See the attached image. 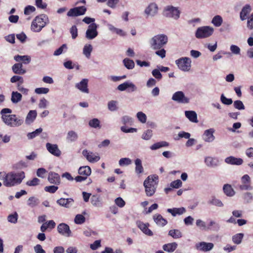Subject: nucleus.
<instances>
[{
    "label": "nucleus",
    "instance_id": "f257e3e1",
    "mask_svg": "<svg viewBox=\"0 0 253 253\" xmlns=\"http://www.w3.org/2000/svg\"><path fill=\"white\" fill-rule=\"evenodd\" d=\"M0 175L2 176L0 179L3 181V185L8 187H14L21 183L25 175L23 171H11L8 173L0 172Z\"/></svg>",
    "mask_w": 253,
    "mask_h": 253
},
{
    "label": "nucleus",
    "instance_id": "f03ea898",
    "mask_svg": "<svg viewBox=\"0 0 253 253\" xmlns=\"http://www.w3.org/2000/svg\"><path fill=\"white\" fill-rule=\"evenodd\" d=\"M12 113V110L9 108H3L0 111L1 119L3 122L7 126L14 127L22 125L23 120L20 117H17L16 115L9 114Z\"/></svg>",
    "mask_w": 253,
    "mask_h": 253
},
{
    "label": "nucleus",
    "instance_id": "7ed1b4c3",
    "mask_svg": "<svg viewBox=\"0 0 253 253\" xmlns=\"http://www.w3.org/2000/svg\"><path fill=\"white\" fill-rule=\"evenodd\" d=\"M159 177L156 174L149 175L144 181L143 186L146 196L151 197L154 195L159 183Z\"/></svg>",
    "mask_w": 253,
    "mask_h": 253
},
{
    "label": "nucleus",
    "instance_id": "20e7f679",
    "mask_svg": "<svg viewBox=\"0 0 253 253\" xmlns=\"http://www.w3.org/2000/svg\"><path fill=\"white\" fill-rule=\"evenodd\" d=\"M48 22V18L45 14L37 16L32 22L31 30L34 32H40Z\"/></svg>",
    "mask_w": 253,
    "mask_h": 253
},
{
    "label": "nucleus",
    "instance_id": "39448f33",
    "mask_svg": "<svg viewBox=\"0 0 253 253\" xmlns=\"http://www.w3.org/2000/svg\"><path fill=\"white\" fill-rule=\"evenodd\" d=\"M168 41V37L164 34L157 35L149 40L151 48L154 50L161 49L167 44Z\"/></svg>",
    "mask_w": 253,
    "mask_h": 253
},
{
    "label": "nucleus",
    "instance_id": "423d86ee",
    "mask_svg": "<svg viewBox=\"0 0 253 253\" xmlns=\"http://www.w3.org/2000/svg\"><path fill=\"white\" fill-rule=\"evenodd\" d=\"M214 29L210 26L199 27L195 33V37L197 39H204L210 37L213 33Z\"/></svg>",
    "mask_w": 253,
    "mask_h": 253
},
{
    "label": "nucleus",
    "instance_id": "0eeeda50",
    "mask_svg": "<svg viewBox=\"0 0 253 253\" xmlns=\"http://www.w3.org/2000/svg\"><path fill=\"white\" fill-rule=\"evenodd\" d=\"M175 63L178 68L184 72L189 71L191 67V60L190 58L181 57L175 61Z\"/></svg>",
    "mask_w": 253,
    "mask_h": 253
},
{
    "label": "nucleus",
    "instance_id": "6e6552de",
    "mask_svg": "<svg viewBox=\"0 0 253 253\" xmlns=\"http://www.w3.org/2000/svg\"><path fill=\"white\" fill-rule=\"evenodd\" d=\"M165 14L168 17L177 20L180 16V11L172 6H168L165 9Z\"/></svg>",
    "mask_w": 253,
    "mask_h": 253
},
{
    "label": "nucleus",
    "instance_id": "1a4fd4ad",
    "mask_svg": "<svg viewBox=\"0 0 253 253\" xmlns=\"http://www.w3.org/2000/svg\"><path fill=\"white\" fill-rule=\"evenodd\" d=\"M117 89L121 91L127 89L128 92H132L137 90V87L132 82L126 81L119 84L117 86Z\"/></svg>",
    "mask_w": 253,
    "mask_h": 253
},
{
    "label": "nucleus",
    "instance_id": "9d476101",
    "mask_svg": "<svg viewBox=\"0 0 253 253\" xmlns=\"http://www.w3.org/2000/svg\"><path fill=\"white\" fill-rule=\"evenodd\" d=\"M97 28L98 25L94 23L90 24L85 33L86 38L88 40H92L96 37L98 35Z\"/></svg>",
    "mask_w": 253,
    "mask_h": 253
},
{
    "label": "nucleus",
    "instance_id": "9b49d317",
    "mask_svg": "<svg viewBox=\"0 0 253 253\" xmlns=\"http://www.w3.org/2000/svg\"><path fill=\"white\" fill-rule=\"evenodd\" d=\"M242 184L239 186L241 190H252L253 187L251 185V180L248 174H245L241 177Z\"/></svg>",
    "mask_w": 253,
    "mask_h": 253
},
{
    "label": "nucleus",
    "instance_id": "f8f14e48",
    "mask_svg": "<svg viewBox=\"0 0 253 253\" xmlns=\"http://www.w3.org/2000/svg\"><path fill=\"white\" fill-rule=\"evenodd\" d=\"M171 99L179 103L187 104L189 102V99L181 91L175 92L173 94Z\"/></svg>",
    "mask_w": 253,
    "mask_h": 253
},
{
    "label": "nucleus",
    "instance_id": "ddd939ff",
    "mask_svg": "<svg viewBox=\"0 0 253 253\" xmlns=\"http://www.w3.org/2000/svg\"><path fill=\"white\" fill-rule=\"evenodd\" d=\"M86 8L84 6L76 7L70 9L67 12V16L69 17H76L84 14Z\"/></svg>",
    "mask_w": 253,
    "mask_h": 253
},
{
    "label": "nucleus",
    "instance_id": "4468645a",
    "mask_svg": "<svg viewBox=\"0 0 253 253\" xmlns=\"http://www.w3.org/2000/svg\"><path fill=\"white\" fill-rule=\"evenodd\" d=\"M58 233L62 236L65 237H70L72 236V232L69 225L64 223H60L57 228Z\"/></svg>",
    "mask_w": 253,
    "mask_h": 253
},
{
    "label": "nucleus",
    "instance_id": "2eb2a0df",
    "mask_svg": "<svg viewBox=\"0 0 253 253\" xmlns=\"http://www.w3.org/2000/svg\"><path fill=\"white\" fill-rule=\"evenodd\" d=\"M196 249L199 251L206 252L211 250L214 245L212 243H207L205 242H201L196 245Z\"/></svg>",
    "mask_w": 253,
    "mask_h": 253
},
{
    "label": "nucleus",
    "instance_id": "dca6fc26",
    "mask_svg": "<svg viewBox=\"0 0 253 253\" xmlns=\"http://www.w3.org/2000/svg\"><path fill=\"white\" fill-rule=\"evenodd\" d=\"M158 7L155 3H150L145 9V13L148 17H153L158 13Z\"/></svg>",
    "mask_w": 253,
    "mask_h": 253
},
{
    "label": "nucleus",
    "instance_id": "f3484780",
    "mask_svg": "<svg viewBox=\"0 0 253 253\" xmlns=\"http://www.w3.org/2000/svg\"><path fill=\"white\" fill-rule=\"evenodd\" d=\"M46 148L50 153L56 157H59L61 154V152L58 148L57 144L47 143L46 144Z\"/></svg>",
    "mask_w": 253,
    "mask_h": 253
},
{
    "label": "nucleus",
    "instance_id": "a211bd4d",
    "mask_svg": "<svg viewBox=\"0 0 253 253\" xmlns=\"http://www.w3.org/2000/svg\"><path fill=\"white\" fill-rule=\"evenodd\" d=\"M82 154L87 161L91 163L96 162L100 160V157L98 156L95 155L92 152L88 151L86 149L83 151Z\"/></svg>",
    "mask_w": 253,
    "mask_h": 253
},
{
    "label": "nucleus",
    "instance_id": "6ab92c4d",
    "mask_svg": "<svg viewBox=\"0 0 253 253\" xmlns=\"http://www.w3.org/2000/svg\"><path fill=\"white\" fill-rule=\"evenodd\" d=\"M214 129L213 128H210L206 130L202 136L203 139L207 142H211L214 139L215 137L213 135Z\"/></svg>",
    "mask_w": 253,
    "mask_h": 253
},
{
    "label": "nucleus",
    "instance_id": "aec40b11",
    "mask_svg": "<svg viewBox=\"0 0 253 253\" xmlns=\"http://www.w3.org/2000/svg\"><path fill=\"white\" fill-rule=\"evenodd\" d=\"M88 82V79H84L80 83H77L75 87L82 92L88 93L89 90L87 88Z\"/></svg>",
    "mask_w": 253,
    "mask_h": 253
},
{
    "label": "nucleus",
    "instance_id": "412c9836",
    "mask_svg": "<svg viewBox=\"0 0 253 253\" xmlns=\"http://www.w3.org/2000/svg\"><path fill=\"white\" fill-rule=\"evenodd\" d=\"M137 227L144 233L145 235L151 236L153 235L152 231L148 228L149 226V223H144L141 221H137Z\"/></svg>",
    "mask_w": 253,
    "mask_h": 253
},
{
    "label": "nucleus",
    "instance_id": "4be33fe9",
    "mask_svg": "<svg viewBox=\"0 0 253 253\" xmlns=\"http://www.w3.org/2000/svg\"><path fill=\"white\" fill-rule=\"evenodd\" d=\"M48 180L51 183L55 185H59L61 182V179L59 175L54 172L50 171L48 173Z\"/></svg>",
    "mask_w": 253,
    "mask_h": 253
},
{
    "label": "nucleus",
    "instance_id": "5701e85b",
    "mask_svg": "<svg viewBox=\"0 0 253 253\" xmlns=\"http://www.w3.org/2000/svg\"><path fill=\"white\" fill-rule=\"evenodd\" d=\"M74 203V200L72 198H60L57 201V203L60 206L69 208L71 207Z\"/></svg>",
    "mask_w": 253,
    "mask_h": 253
},
{
    "label": "nucleus",
    "instance_id": "b1692460",
    "mask_svg": "<svg viewBox=\"0 0 253 253\" xmlns=\"http://www.w3.org/2000/svg\"><path fill=\"white\" fill-rule=\"evenodd\" d=\"M225 162L228 164L239 166L243 164V160L241 158L230 156L225 159Z\"/></svg>",
    "mask_w": 253,
    "mask_h": 253
},
{
    "label": "nucleus",
    "instance_id": "393cba45",
    "mask_svg": "<svg viewBox=\"0 0 253 253\" xmlns=\"http://www.w3.org/2000/svg\"><path fill=\"white\" fill-rule=\"evenodd\" d=\"M252 8L249 4L245 5L242 9L240 13V18L242 21H244L247 18V15L251 12Z\"/></svg>",
    "mask_w": 253,
    "mask_h": 253
},
{
    "label": "nucleus",
    "instance_id": "a878e982",
    "mask_svg": "<svg viewBox=\"0 0 253 253\" xmlns=\"http://www.w3.org/2000/svg\"><path fill=\"white\" fill-rule=\"evenodd\" d=\"M90 202L94 207L100 208L102 206V201L100 195H93L91 197Z\"/></svg>",
    "mask_w": 253,
    "mask_h": 253
},
{
    "label": "nucleus",
    "instance_id": "bb28decb",
    "mask_svg": "<svg viewBox=\"0 0 253 253\" xmlns=\"http://www.w3.org/2000/svg\"><path fill=\"white\" fill-rule=\"evenodd\" d=\"M205 163L208 167L214 168L218 166V161L212 157H206L205 158Z\"/></svg>",
    "mask_w": 253,
    "mask_h": 253
},
{
    "label": "nucleus",
    "instance_id": "cd10ccee",
    "mask_svg": "<svg viewBox=\"0 0 253 253\" xmlns=\"http://www.w3.org/2000/svg\"><path fill=\"white\" fill-rule=\"evenodd\" d=\"M167 212L171 214L173 216H175L177 215H181L186 212V209L183 208H174L172 209H168Z\"/></svg>",
    "mask_w": 253,
    "mask_h": 253
},
{
    "label": "nucleus",
    "instance_id": "c85d7f7f",
    "mask_svg": "<svg viewBox=\"0 0 253 253\" xmlns=\"http://www.w3.org/2000/svg\"><path fill=\"white\" fill-rule=\"evenodd\" d=\"M153 219L155 223L159 226H164L167 223L166 219L164 218L160 214H155L153 215Z\"/></svg>",
    "mask_w": 253,
    "mask_h": 253
},
{
    "label": "nucleus",
    "instance_id": "c756f323",
    "mask_svg": "<svg viewBox=\"0 0 253 253\" xmlns=\"http://www.w3.org/2000/svg\"><path fill=\"white\" fill-rule=\"evenodd\" d=\"M185 115L190 121L193 123H198L197 115L196 113L194 111H186Z\"/></svg>",
    "mask_w": 253,
    "mask_h": 253
},
{
    "label": "nucleus",
    "instance_id": "7c9ffc66",
    "mask_svg": "<svg viewBox=\"0 0 253 253\" xmlns=\"http://www.w3.org/2000/svg\"><path fill=\"white\" fill-rule=\"evenodd\" d=\"M91 169L89 166L81 167L78 170L79 174L86 178L91 174Z\"/></svg>",
    "mask_w": 253,
    "mask_h": 253
},
{
    "label": "nucleus",
    "instance_id": "2f4dec72",
    "mask_svg": "<svg viewBox=\"0 0 253 253\" xmlns=\"http://www.w3.org/2000/svg\"><path fill=\"white\" fill-rule=\"evenodd\" d=\"M22 63H16L12 66L13 72L16 74L23 75L26 73V70L22 68Z\"/></svg>",
    "mask_w": 253,
    "mask_h": 253
},
{
    "label": "nucleus",
    "instance_id": "473e14b6",
    "mask_svg": "<svg viewBox=\"0 0 253 253\" xmlns=\"http://www.w3.org/2000/svg\"><path fill=\"white\" fill-rule=\"evenodd\" d=\"M78 135L77 132L73 130H70L68 132L66 136V140L69 142H73L77 140Z\"/></svg>",
    "mask_w": 253,
    "mask_h": 253
},
{
    "label": "nucleus",
    "instance_id": "72a5a7b5",
    "mask_svg": "<svg viewBox=\"0 0 253 253\" xmlns=\"http://www.w3.org/2000/svg\"><path fill=\"white\" fill-rule=\"evenodd\" d=\"M22 96L17 91H12L11 93V101L13 104H17L22 100Z\"/></svg>",
    "mask_w": 253,
    "mask_h": 253
},
{
    "label": "nucleus",
    "instance_id": "f704fd0d",
    "mask_svg": "<svg viewBox=\"0 0 253 253\" xmlns=\"http://www.w3.org/2000/svg\"><path fill=\"white\" fill-rule=\"evenodd\" d=\"M135 171L137 174L142 173L144 171V169L142 165V161L140 159H136L135 160Z\"/></svg>",
    "mask_w": 253,
    "mask_h": 253
},
{
    "label": "nucleus",
    "instance_id": "c9c22d12",
    "mask_svg": "<svg viewBox=\"0 0 253 253\" xmlns=\"http://www.w3.org/2000/svg\"><path fill=\"white\" fill-rule=\"evenodd\" d=\"M37 116V112L35 110H31L28 113L25 120L27 124H30L35 120Z\"/></svg>",
    "mask_w": 253,
    "mask_h": 253
},
{
    "label": "nucleus",
    "instance_id": "e433bc0d",
    "mask_svg": "<svg viewBox=\"0 0 253 253\" xmlns=\"http://www.w3.org/2000/svg\"><path fill=\"white\" fill-rule=\"evenodd\" d=\"M14 59L17 62L22 61L25 64L29 63L31 61V57L28 55H16L14 56Z\"/></svg>",
    "mask_w": 253,
    "mask_h": 253
},
{
    "label": "nucleus",
    "instance_id": "4c0bfd02",
    "mask_svg": "<svg viewBox=\"0 0 253 253\" xmlns=\"http://www.w3.org/2000/svg\"><path fill=\"white\" fill-rule=\"evenodd\" d=\"M177 247V244L175 243H171L165 244L163 246V250L168 253H172L174 252Z\"/></svg>",
    "mask_w": 253,
    "mask_h": 253
},
{
    "label": "nucleus",
    "instance_id": "58836bf2",
    "mask_svg": "<svg viewBox=\"0 0 253 253\" xmlns=\"http://www.w3.org/2000/svg\"><path fill=\"white\" fill-rule=\"evenodd\" d=\"M169 145V143L168 142L162 141L153 144L150 146V148L152 150H156L162 147H168Z\"/></svg>",
    "mask_w": 253,
    "mask_h": 253
},
{
    "label": "nucleus",
    "instance_id": "ea45409f",
    "mask_svg": "<svg viewBox=\"0 0 253 253\" xmlns=\"http://www.w3.org/2000/svg\"><path fill=\"white\" fill-rule=\"evenodd\" d=\"M92 46L90 44H86L83 48V54L88 59H89L91 55V53L92 51Z\"/></svg>",
    "mask_w": 253,
    "mask_h": 253
},
{
    "label": "nucleus",
    "instance_id": "a19ab883",
    "mask_svg": "<svg viewBox=\"0 0 253 253\" xmlns=\"http://www.w3.org/2000/svg\"><path fill=\"white\" fill-rule=\"evenodd\" d=\"M223 23V19L220 15L214 16L211 20V23L215 27H220Z\"/></svg>",
    "mask_w": 253,
    "mask_h": 253
},
{
    "label": "nucleus",
    "instance_id": "79ce46f5",
    "mask_svg": "<svg viewBox=\"0 0 253 253\" xmlns=\"http://www.w3.org/2000/svg\"><path fill=\"white\" fill-rule=\"evenodd\" d=\"M223 190L225 194L228 196H233L235 195V191L229 184H225L223 186Z\"/></svg>",
    "mask_w": 253,
    "mask_h": 253
},
{
    "label": "nucleus",
    "instance_id": "37998d69",
    "mask_svg": "<svg viewBox=\"0 0 253 253\" xmlns=\"http://www.w3.org/2000/svg\"><path fill=\"white\" fill-rule=\"evenodd\" d=\"M39 203V200L35 197H30L27 200V205L31 208L36 207Z\"/></svg>",
    "mask_w": 253,
    "mask_h": 253
},
{
    "label": "nucleus",
    "instance_id": "c03bdc74",
    "mask_svg": "<svg viewBox=\"0 0 253 253\" xmlns=\"http://www.w3.org/2000/svg\"><path fill=\"white\" fill-rule=\"evenodd\" d=\"M88 125L93 128H100L101 126H100V121L97 119V118H94L92 120H90L88 122Z\"/></svg>",
    "mask_w": 253,
    "mask_h": 253
},
{
    "label": "nucleus",
    "instance_id": "a18cd8bd",
    "mask_svg": "<svg viewBox=\"0 0 253 253\" xmlns=\"http://www.w3.org/2000/svg\"><path fill=\"white\" fill-rule=\"evenodd\" d=\"M169 235L174 239H178L182 237V233L179 230L172 229L169 231Z\"/></svg>",
    "mask_w": 253,
    "mask_h": 253
},
{
    "label": "nucleus",
    "instance_id": "49530a36",
    "mask_svg": "<svg viewBox=\"0 0 253 253\" xmlns=\"http://www.w3.org/2000/svg\"><path fill=\"white\" fill-rule=\"evenodd\" d=\"M125 66L128 69H132L134 67V62L129 58H125L123 60Z\"/></svg>",
    "mask_w": 253,
    "mask_h": 253
},
{
    "label": "nucleus",
    "instance_id": "de8ad7c7",
    "mask_svg": "<svg viewBox=\"0 0 253 253\" xmlns=\"http://www.w3.org/2000/svg\"><path fill=\"white\" fill-rule=\"evenodd\" d=\"M243 199L246 203H251L253 200V194L251 192H245L243 195Z\"/></svg>",
    "mask_w": 253,
    "mask_h": 253
},
{
    "label": "nucleus",
    "instance_id": "09e8293b",
    "mask_svg": "<svg viewBox=\"0 0 253 253\" xmlns=\"http://www.w3.org/2000/svg\"><path fill=\"white\" fill-rule=\"evenodd\" d=\"M244 237V234L238 233L232 237V241L236 244H240L241 243Z\"/></svg>",
    "mask_w": 253,
    "mask_h": 253
},
{
    "label": "nucleus",
    "instance_id": "8fccbe9b",
    "mask_svg": "<svg viewBox=\"0 0 253 253\" xmlns=\"http://www.w3.org/2000/svg\"><path fill=\"white\" fill-rule=\"evenodd\" d=\"M208 203L218 207H221L223 206L222 202L220 200L215 197H212V198L208 201Z\"/></svg>",
    "mask_w": 253,
    "mask_h": 253
},
{
    "label": "nucleus",
    "instance_id": "3c124183",
    "mask_svg": "<svg viewBox=\"0 0 253 253\" xmlns=\"http://www.w3.org/2000/svg\"><path fill=\"white\" fill-rule=\"evenodd\" d=\"M42 131V128H38L32 132L28 133L27 135V137L29 139H33L38 136L40 133H41Z\"/></svg>",
    "mask_w": 253,
    "mask_h": 253
},
{
    "label": "nucleus",
    "instance_id": "603ef678",
    "mask_svg": "<svg viewBox=\"0 0 253 253\" xmlns=\"http://www.w3.org/2000/svg\"><path fill=\"white\" fill-rule=\"evenodd\" d=\"M117 101L111 100L108 103V108L111 111H115L118 109Z\"/></svg>",
    "mask_w": 253,
    "mask_h": 253
},
{
    "label": "nucleus",
    "instance_id": "864d4df0",
    "mask_svg": "<svg viewBox=\"0 0 253 253\" xmlns=\"http://www.w3.org/2000/svg\"><path fill=\"white\" fill-rule=\"evenodd\" d=\"M220 228L218 223H216L213 220H211L208 225V229H212L213 230L218 231Z\"/></svg>",
    "mask_w": 253,
    "mask_h": 253
},
{
    "label": "nucleus",
    "instance_id": "5fc2aeb1",
    "mask_svg": "<svg viewBox=\"0 0 253 253\" xmlns=\"http://www.w3.org/2000/svg\"><path fill=\"white\" fill-rule=\"evenodd\" d=\"M152 135V130L151 129H147L143 133L141 138L144 140H148L151 138Z\"/></svg>",
    "mask_w": 253,
    "mask_h": 253
},
{
    "label": "nucleus",
    "instance_id": "6e6d98bb",
    "mask_svg": "<svg viewBox=\"0 0 253 253\" xmlns=\"http://www.w3.org/2000/svg\"><path fill=\"white\" fill-rule=\"evenodd\" d=\"M18 215L17 212L10 214L7 216V220L12 223H16L17 222Z\"/></svg>",
    "mask_w": 253,
    "mask_h": 253
},
{
    "label": "nucleus",
    "instance_id": "4d7b16f0",
    "mask_svg": "<svg viewBox=\"0 0 253 253\" xmlns=\"http://www.w3.org/2000/svg\"><path fill=\"white\" fill-rule=\"evenodd\" d=\"M131 163V160L128 158H121L119 161V164L120 166H128L130 165Z\"/></svg>",
    "mask_w": 253,
    "mask_h": 253
},
{
    "label": "nucleus",
    "instance_id": "13d9d810",
    "mask_svg": "<svg viewBox=\"0 0 253 253\" xmlns=\"http://www.w3.org/2000/svg\"><path fill=\"white\" fill-rule=\"evenodd\" d=\"M85 218L82 214H77L74 219V221L76 224H81L85 222Z\"/></svg>",
    "mask_w": 253,
    "mask_h": 253
},
{
    "label": "nucleus",
    "instance_id": "bf43d9fd",
    "mask_svg": "<svg viewBox=\"0 0 253 253\" xmlns=\"http://www.w3.org/2000/svg\"><path fill=\"white\" fill-rule=\"evenodd\" d=\"M234 107L238 110H244L245 107L243 103L241 100H236L233 103Z\"/></svg>",
    "mask_w": 253,
    "mask_h": 253
},
{
    "label": "nucleus",
    "instance_id": "052dcab7",
    "mask_svg": "<svg viewBox=\"0 0 253 253\" xmlns=\"http://www.w3.org/2000/svg\"><path fill=\"white\" fill-rule=\"evenodd\" d=\"M196 224L198 227L200 228L202 230L207 229V227L206 226V222L200 219L196 220Z\"/></svg>",
    "mask_w": 253,
    "mask_h": 253
},
{
    "label": "nucleus",
    "instance_id": "680f3d73",
    "mask_svg": "<svg viewBox=\"0 0 253 253\" xmlns=\"http://www.w3.org/2000/svg\"><path fill=\"white\" fill-rule=\"evenodd\" d=\"M220 100L221 102L227 105H229L232 104L233 101L231 98H226L223 94H222L220 96Z\"/></svg>",
    "mask_w": 253,
    "mask_h": 253
},
{
    "label": "nucleus",
    "instance_id": "e2e57ef3",
    "mask_svg": "<svg viewBox=\"0 0 253 253\" xmlns=\"http://www.w3.org/2000/svg\"><path fill=\"white\" fill-rule=\"evenodd\" d=\"M137 118L138 120L142 123H145L146 122V115L142 112H139L136 114Z\"/></svg>",
    "mask_w": 253,
    "mask_h": 253
},
{
    "label": "nucleus",
    "instance_id": "0e129e2a",
    "mask_svg": "<svg viewBox=\"0 0 253 253\" xmlns=\"http://www.w3.org/2000/svg\"><path fill=\"white\" fill-rule=\"evenodd\" d=\"M230 50L231 52L235 55H239L240 54L241 49L239 46L232 44L230 47Z\"/></svg>",
    "mask_w": 253,
    "mask_h": 253
},
{
    "label": "nucleus",
    "instance_id": "69168bd1",
    "mask_svg": "<svg viewBox=\"0 0 253 253\" xmlns=\"http://www.w3.org/2000/svg\"><path fill=\"white\" fill-rule=\"evenodd\" d=\"M40 180L38 178H34L31 180H29L26 182V184L29 186H35L39 184Z\"/></svg>",
    "mask_w": 253,
    "mask_h": 253
},
{
    "label": "nucleus",
    "instance_id": "338daca9",
    "mask_svg": "<svg viewBox=\"0 0 253 253\" xmlns=\"http://www.w3.org/2000/svg\"><path fill=\"white\" fill-rule=\"evenodd\" d=\"M122 122L124 125H131L133 123V119L128 116H125L122 118Z\"/></svg>",
    "mask_w": 253,
    "mask_h": 253
},
{
    "label": "nucleus",
    "instance_id": "774afa93",
    "mask_svg": "<svg viewBox=\"0 0 253 253\" xmlns=\"http://www.w3.org/2000/svg\"><path fill=\"white\" fill-rule=\"evenodd\" d=\"M247 27L250 30L253 29V13L248 18Z\"/></svg>",
    "mask_w": 253,
    "mask_h": 253
}]
</instances>
